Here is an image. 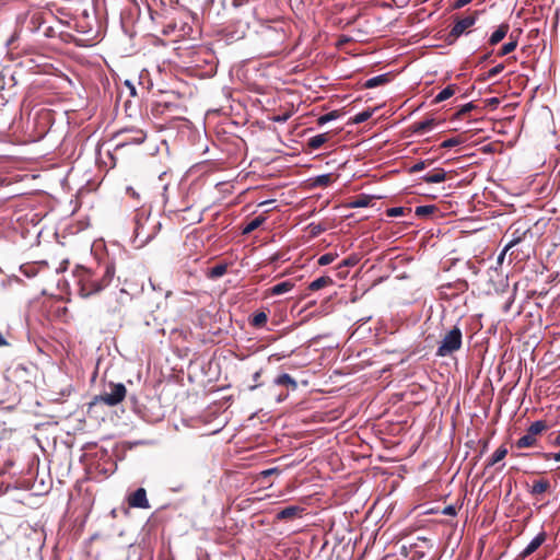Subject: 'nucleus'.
Wrapping results in <instances>:
<instances>
[{
	"mask_svg": "<svg viewBox=\"0 0 560 560\" xmlns=\"http://www.w3.org/2000/svg\"><path fill=\"white\" fill-rule=\"evenodd\" d=\"M115 267L112 262L98 264L95 269L81 268L78 272L80 294L91 296L105 289L113 280Z\"/></svg>",
	"mask_w": 560,
	"mask_h": 560,
	"instance_id": "1",
	"label": "nucleus"
},
{
	"mask_svg": "<svg viewBox=\"0 0 560 560\" xmlns=\"http://www.w3.org/2000/svg\"><path fill=\"white\" fill-rule=\"evenodd\" d=\"M148 221L149 213L145 210H138L133 218V243L136 247H143L155 235V229L158 224H153L152 226L147 228Z\"/></svg>",
	"mask_w": 560,
	"mask_h": 560,
	"instance_id": "2",
	"label": "nucleus"
},
{
	"mask_svg": "<svg viewBox=\"0 0 560 560\" xmlns=\"http://www.w3.org/2000/svg\"><path fill=\"white\" fill-rule=\"evenodd\" d=\"M462 330L458 326H454L443 335L435 354L436 357L441 358L452 355L454 352L458 351L462 348Z\"/></svg>",
	"mask_w": 560,
	"mask_h": 560,
	"instance_id": "3",
	"label": "nucleus"
},
{
	"mask_svg": "<svg viewBox=\"0 0 560 560\" xmlns=\"http://www.w3.org/2000/svg\"><path fill=\"white\" fill-rule=\"evenodd\" d=\"M108 389L96 396L95 400L113 407L125 399L127 389L122 383H109Z\"/></svg>",
	"mask_w": 560,
	"mask_h": 560,
	"instance_id": "4",
	"label": "nucleus"
},
{
	"mask_svg": "<svg viewBox=\"0 0 560 560\" xmlns=\"http://www.w3.org/2000/svg\"><path fill=\"white\" fill-rule=\"evenodd\" d=\"M547 429V424L542 420L533 422L527 429L526 433L516 442L518 448H526L536 445L537 435Z\"/></svg>",
	"mask_w": 560,
	"mask_h": 560,
	"instance_id": "5",
	"label": "nucleus"
},
{
	"mask_svg": "<svg viewBox=\"0 0 560 560\" xmlns=\"http://www.w3.org/2000/svg\"><path fill=\"white\" fill-rule=\"evenodd\" d=\"M476 22L475 15H467L463 19H459L455 22L453 28L451 30L448 37L453 39L458 38L462 34L466 32L467 28L472 26Z\"/></svg>",
	"mask_w": 560,
	"mask_h": 560,
	"instance_id": "6",
	"label": "nucleus"
},
{
	"mask_svg": "<svg viewBox=\"0 0 560 560\" xmlns=\"http://www.w3.org/2000/svg\"><path fill=\"white\" fill-rule=\"evenodd\" d=\"M128 504L131 508L149 509L150 504L147 498V491L144 488H139L132 492L128 498Z\"/></svg>",
	"mask_w": 560,
	"mask_h": 560,
	"instance_id": "7",
	"label": "nucleus"
},
{
	"mask_svg": "<svg viewBox=\"0 0 560 560\" xmlns=\"http://www.w3.org/2000/svg\"><path fill=\"white\" fill-rule=\"evenodd\" d=\"M546 540V534L539 533L535 538L532 539V541L526 546V548L520 553V557L522 559H525L533 552H535Z\"/></svg>",
	"mask_w": 560,
	"mask_h": 560,
	"instance_id": "8",
	"label": "nucleus"
},
{
	"mask_svg": "<svg viewBox=\"0 0 560 560\" xmlns=\"http://www.w3.org/2000/svg\"><path fill=\"white\" fill-rule=\"evenodd\" d=\"M436 126V121L433 118H429L421 121H416L412 124L411 129L413 133L417 135H425L431 131Z\"/></svg>",
	"mask_w": 560,
	"mask_h": 560,
	"instance_id": "9",
	"label": "nucleus"
},
{
	"mask_svg": "<svg viewBox=\"0 0 560 560\" xmlns=\"http://www.w3.org/2000/svg\"><path fill=\"white\" fill-rule=\"evenodd\" d=\"M303 512V509L298 505H289L282 509L277 514L278 520H293L296 516H300Z\"/></svg>",
	"mask_w": 560,
	"mask_h": 560,
	"instance_id": "10",
	"label": "nucleus"
},
{
	"mask_svg": "<svg viewBox=\"0 0 560 560\" xmlns=\"http://www.w3.org/2000/svg\"><path fill=\"white\" fill-rule=\"evenodd\" d=\"M446 179V172L443 168H436L422 176V180L429 184L442 183Z\"/></svg>",
	"mask_w": 560,
	"mask_h": 560,
	"instance_id": "11",
	"label": "nucleus"
},
{
	"mask_svg": "<svg viewBox=\"0 0 560 560\" xmlns=\"http://www.w3.org/2000/svg\"><path fill=\"white\" fill-rule=\"evenodd\" d=\"M273 384L278 386H287L292 390L298 388L296 381L288 373H283L273 380Z\"/></svg>",
	"mask_w": 560,
	"mask_h": 560,
	"instance_id": "12",
	"label": "nucleus"
},
{
	"mask_svg": "<svg viewBox=\"0 0 560 560\" xmlns=\"http://www.w3.org/2000/svg\"><path fill=\"white\" fill-rule=\"evenodd\" d=\"M510 30L509 24H501L490 36L489 44L490 45H497L499 44L508 34Z\"/></svg>",
	"mask_w": 560,
	"mask_h": 560,
	"instance_id": "13",
	"label": "nucleus"
},
{
	"mask_svg": "<svg viewBox=\"0 0 560 560\" xmlns=\"http://www.w3.org/2000/svg\"><path fill=\"white\" fill-rule=\"evenodd\" d=\"M334 283L332 279L328 276H322L317 279H315L314 281H312L310 284H308V289L311 291H318L325 287H328V285H331Z\"/></svg>",
	"mask_w": 560,
	"mask_h": 560,
	"instance_id": "14",
	"label": "nucleus"
},
{
	"mask_svg": "<svg viewBox=\"0 0 560 560\" xmlns=\"http://www.w3.org/2000/svg\"><path fill=\"white\" fill-rule=\"evenodd\" d=\"M456 89L457 88L454 84L447 85L434 97L433 103L438 104L448 100L451 96L455 94Z\"/></svg>",
	"mask_w": 560,
	"mask_h": 560,
	"instance_id": "15",
	"label": "nucleus"
},
{
	"mask_svg": "<svg viewBox=\"0 0 560 560\" xmlns=\"http://www.w3.org/2000/svg\"><path fill=\"white\" fill-rule=\"evenodd\" d=\"M389 81L388 74H380L365 81L364 86L366 89H374L380 85H384Z\"/></svg>",
	"mask_w": 560,
	"mask_h": 560,
	"instance_id": "16",
	"label": "nucleus"
},
{
	"mask_svg": "<svg viewBox=\"0 0 560 560\" xmlns=\"http://www.w3.org/2000/svg\"><path fill=\"white\" fill-rule=\"evenodd\" d=\"M549 488L550 482L547 479H540L534 482L529 492L532 495H539L546 492Z\"/></svg>",
	"mask_w": 560,
	"mask_h": 560,
	"instance_id": "17",
	"label": "nucleus"
},
{
	"mask_svg": "<svg viewBox=\"0 0 560 560\" xmlns=\"http://www.w3.org/2000/svg\"><path fill=\"white\" fill-rule=\"evenodd\" d=\"M228 265L225 264H218L210 268L207 272L208 278L210 279H218L226 273Z\"/></svg>",
	"mask_w": 560,
	"mask_h": 560,
	"instance_id": "18",
	"label": "nucleus"
},
{
	"mask_svg": "<svg viewBox=\"0 0 560 560\" xmlns=\"http://www.w3.org/2000/svg\"><path fill=\"white\" fill-rule=\"evenodd\" d=\"M328 140L327 133L316 135L308 139L307 145L312 150L319 149Z\"/></svg>",
	"mask_w": 560,
	"mask_h": 560,
	"instance_id": "19",
	"label": "nucleus"
},
{
	"mask_svg": "<svg viewBox=\"0 0 560 560\" xmlns=\"http://www.w3.org/2000/svg\"><path fill=\"white\" fill-rule=\"evenodd\" d=\"M266 221V218L262 217V215H259V217H256L255 219H253L250 222H248L244 229H243V234H249L252 232H254L255 230H257L264 222Z\"/></svg>",
	"mask_w": 560,
	"mask_h": 560,
	"instance_id": "20",
	"label": "nucleus"
},
{
	"mask_svg": "<svg viewBox=\"0 0 560 560\" xmlns=\"http://www.w3.org/2000/svg\"><path fill=\"white\" fill-rule=\"evenodd\" d=\"M293 285L294 284L291 281H283V282L277 283L276 285H273L271 288V293L273 295H281L283 293L291 291Z\"/></svg>",
	"mask_w": 560,
	"mask_h": 560,
	"instance_id": "21",
	"label": "nucleus"
},
{
	"mask_svg": "<svg viewBox=\"0 0 560 560\" xmlns=\"http://www.w3.org/2000/svg\"><path fill=\"white\" fill-rule=\"evenodd\" d=\"M508 454V450L504 446H500L489 458L488 466H493L501 462Z\"/></svg>",
	"mask_w": 560,
	"mask_h": 560,
	"instance_id": "22",
	"label": "nucleus"
},
{
	"mask_svg": "<svg viewBox=\"0 0 560 560\" xmlns=\"http://www.w3.org/2000/svg\"><path fill=\"white\" fill-rule=\"evenodd\" d=\"M517 46V40L512 39V36H510V42L505 43L500 50L498 51V55L500 57L506 56L510 52L514 51Z\"/></svg>",
	"mask_w": 560,
	"mask_h": 560,
	"instance_id": "23",
	"label": "nucleus"
},
{
	"mask_svg": "<svg viewBox=\"0 0 560 560\" xmlns=\"http://www.w3.org/2000/svg\"><path fill=\"white\" fill-rule=\"evenodd\" d=\"M267 314L265 312H258L254 314V316L250 319V325L259 328L262 327L267 323Z\"/></svg>",
	"mask_w": 560,
	"mask_h": 560,
	"instance_id": "24",
	"label": "nucleus"
},
{
	"mask_svg": "<svg viewBox=\"0 0 560 560\" xmlns=\"http://www.w3.org/2000/svg\"><path fill=\"white\" fill-rule=\"evenodd\" d=\"M371 201H372V197L365 196V195H361V196H358L351 202V207H353V208H364V207L370 206Z\"/></svg>",
	"mask_w": 560,
	"mask_h": 560,
	"instance_id": "25",
	"label": "nucleus"
},
{
	"mask_svg": "<svg viewBox=\"0 0 560 560\" xmlns=\"http://www.w3.org/2000/svg\"><path fill=\"white\" fill-rule=\"evenodd\" d=\"M340 116L338 110H331L325 115H322L318 117L317 122L318 125L323 126L331 120L337 119Z\"/></svg>",
	"mask_w": 560,
	"mask_h": 560,
	"instance_id": "26",
	"label": "nucleus"
},
{
	"mask_svg": "<svg viewBox=\"0 0 560 560\" xmlns=\"http://www.w3.org/2000/svg\"><path fill=\"white\" fill-rule=\"evenodd\" d=\"M373 114V110H363L361 113H358L353 118H352V122L353 124H362L366 120H369L371 118Z\"/></svg>",
	"mask_w": 560,
	"mask_h": 560,
	"instance_id": "27",
	"label": "nucleus"
},
{
	"mask_svg": "<svg viewBox=\"0 0 560 560\" xmlns=\"http://www.w3.org/2000/svg\"><path fill=\"white\" fill-rule=\"evenodd\" d=\"M435 207L434 206H418L416 207L415 213L418 217H427L434 212Z\"/></svg>",
	"mask_w": 560,
	"mask_h": 560,
	"instance_id": "28",
	"label": "nucleus"
},
{
	"mask_svg": "<svg viewBox=\"0 0 560 560\" xmlns=\"http://www.w3.org/2000/svg\"><path fill=\"white\" fill-rule=\"evenodd\" d=\"M336 257H337V255L332 254V253L324 254L318 258V265L327 266V265L331 264L336 259Z\"/></svg>",
	"mask_w": 560,
	"mask_h": 560,
	"instance_id": "29",
	"label": "nucleus"
},
{
	"mask_svg": "<svg viewBox=\"0 0 560 560\" xmlns=\"http://www.w3.org/2000/svg\"><path fill=\"white\" fill-rule=\"evenodd\" d=\"M332 182L330 174H323L316 177L315 183L318 186H327Z\"/></svg>",
	"mask_w": 560,
	"mask_h": 560,
	"instance_id": "30",
	"label": "nucleus"
},
{
	"mask_svg": "<svg viewBox=\"0 0 560 560\" xmlns=\"http://www.w3.org/2000/svg\"><path fill=\"white\" fill-rule=\"evenodd\" d=\"M460 143H462V140L459 138H450V139L444 140L441 143V147L444 149H450V148L456 147Z\"/></svg>",
	"mask_w": 560,
	"mask_h": 560,
	"instance_id": "31",
	"label": "nucleus"
},
{
	"mask_svg": "<svg viewBox=\"0 0 560 560\" xmlns=\"http://www.w3.org/2000/svg\"><path fill=\"white\" fill-rule=\"evenodd\" d=\"M145 139V135L142 132V131H137V136L131 138V139H128V141L121 143L120 145H125L126 143L128 142H135V143H142Z\"/></svg>",
	"mask_w": 560,
	"mask_h": 560,
	"instance_id": "32",
	"label": "nucleus"
},
{
	"mask_svg": "<svg viewBox=\"0 0 560 560\" xmlns=\"http://www.w3.org/2000/svg\"><path fill=\"white\" fill-rule=\"evenodd\" d=\"M404 211H405V209L402 207H395V208L387 209L386 214L392 218L399 217V215L404 214Z\"/></svg>",
	"mask_w": 560,
	"mask_h": 560,
	"instance_id": "33",
	"label": "nucleus"
},
{
	"mask_svg": "<svg viewBox=\"0 0 560 560\" xmlns=\"http://www.w3.org/2000/svg\"><path fill=\"white\" fill-rule=\"evenodd\" d=\"M503 69H504L503 63L497 65L495 67H493L492 69L489 70L488 78L497 77L498 74H500L503 71Z\"/></svg>",
	"mask_w": 560,
	"mask_h": 560,
	"instance_id": "34",
	"label": "nucleus"
},
{
	"mask_svg": "<svg viewBox=\"0 0 560 560\" xmlns=\"http://www.w3.org/2000/svg\"><path fill=\"white\" fill-rule=\"evenodd\" d=\"M474 108H475V105L472 103H467L462 106V108L457 112L456 115H457V117H462V116L466 115L467 113H469Z\"/></svg>",
	"mask_w": 560,
	"mask_h": 560,
	"instance_id": "35",
	"label": "nucleus"
},
{
	"mask_svg": "<svg viewBox=\"0 0 560 560\" xmlns=\"http://www.w3.org/2000/svg\"><path fill=\"white\" fill-rule=\"evenodd\" d=\"M358 262L359 258L357 256H350L347 259H345L340 266L352 267L355 266Z\"/></svg>",
	"mask_w": 560,
	"mask_h": 560,
	"instance_id": "36",
	"label": "nucleus"
},
{
	"mask_svg": "<svg viewBox=\"0 0 560 560\" xmlns=\"http://www.w3.org/2000/svg\"><path fill=\"white\" fill-rule=\"evenodd\" d=\"M442 514L448 515V516H455L457 514V509L454 505H447L443 509Z\"/></svg>",
	"mask_w": 560,
	"mask_h": 560,
	"instance_id": "37",
	"label": "nucleus"
},
{
	"mask_svg": "<svg viewBox=\"0 0 560 560\" xmlns=\"http://www.w3.org/2000/svg\"><path fill=\"white\" fill-rule=\"evenodd\" d=\"M425 166H427L425 162L424 161H420V162L416 163L415 165H412L410 167V172L411 173H418V172L424 170Z\"/></svg>",
	"mask_w": 560,
	"mask_h": 560,
	"instance_id": "38",
	"label": "nucleus"
},
{
	"mask_svg": "<svg viewBox=\"0 0 560 560\" xmlns=\"http://www.w3.org/2000/svg\"><path fill=\"white\" fill-rule=\"evenodd\" d=\"M275 474L276 475L280 474L279 468L273 467V468L266 469V470L261 471L260 475H261V477L267 478V477H269L271 475H275Z\"/></svg>",
	"mask_w": 560,
	"mask_h": 560,
	"instance_id": "39",
	"label": "nucleus"
},
{
	"mask_svg": "<svg viewBox=\"0 0 560 560\" xmlns=\"http://www.w3.org/2000/svg\"><path fill=\"white\" fill-rule=\"evenodd\" d=\"M542 456L547 460L553 458L556 462H560V451L558 453H544Z\"/></svg>",
	"mask_w": 560,
	"mask_h": 560,
	"instance_id": "40",
	"label": "nucleus"
},
{
	"mask_svg": "<svg viewBox=\"0 0 560 560\" xmlns=\"http://www.w3.org/2000/svg\"><path fill=\"white\" fill-rule=\"evenodd\" d=\"M550 443L555 446L560 445V431L550 435Z\"/></svg>",
	"mask_w": 560,
	"mask_h": 560,
	"instance_id": "41",
	"label": "nucleus"
},
{
	"mask_svg": "<svg viewBox=\"0 0 560 560\" xmlns=\"http://www.w3.org/2000/svg\"><path fill=\"white\" fill-rule=\"evenodd\" d=\"M470 2H471V0H456L454 7L456 9H459V8L467 5Z\"/></svg>",
	"mask_w": 560,
	"mask_h": 560,
	"instance_id": "42",
	"label": "nucleus"
},
{
	"mask_svg": "<svg viewBox=\"0 0 560 560\" xmlns=\"http://www.w3.org/2000/svg\"><path fill=\"white\" fill-rule=\"evenodd\" d=\"M513 245H514V242H511L510 244H508V245L504 247L503 252H502V253L500 254V256H499V261H501V260L504 258L505 253H506V252H508V250H509Z\"/></svg>",
	"mask_w": 560,
	"mask_h": 560,
	"instance_id": "43",
	"label": "nucleus"
},
{
	"mask_svg": "<svg viewBox=\"0 0 560 560\" xmlns=\"http://www.w3.org/2000/svg\"><path fill=\"white\" fill-rule=\"evenodd\" d=\"M127 192L135 199H139V194L131 187L127 188Z\"/></svg>",
	"mask_w": 560,
	"mask_h": 560,
	"instance_id": "44",
	"label": "nucleus"
},
{
	"mask_svg": "<svg viewBox=\"0 0 560 560\" xmlns=\"http://www.w3.org/2000/svg\"><path fill=\"white\" fill-rule=\"evenodd\" d=\"M9 346V342L7 341L5 337L0 332V347Z\"/></svg>",
	"mask_w": 560,
	"mask_h": 560,
	"instance_id": "45",
	"label": "nucleus"
},
{
	"mask_svg": "<svg viewBox=\"0 0 560 560\" xmlns=\"http://www.w3.org/2000/svg\"><path fill=\"white\" fill-rule=\"evenodd\" d=\"M287 397H288V394H280V395H278L276 400H277V402H282L284 399H287Z\"/></svg>",
	"mask_w": 560,
	"mask_h": 560,
	"instance_id": "46",
	"label": "nucleus"
},
{
	"mask_svg": "<svg viewBox=\"0 0 560 560\" xmlns=\"http://www.w3.org/2000/svg\"><path fill=\"white\" fill-rule=\"evenodd\" d=\"M260 375H261V371L255 372L254 375H253L254 382H257L259 380Z\"/></svg>",
	"mask_w": 560,
	"mask_h": 560,
	"instance_id": "47",
	"label": "nucleus"
},
{
	"mask_svg": "<svg viewBox=\"0 0 560 560\" xmlns=\"http://www.w3.org/2000/svg\"><path fill=\"white\" fill-rule=\"evenodd\" d=\"M272 202H273V200H265V201L260 202L259 206L260 207H262V206L269 207V205Z\"/></svg>",
	"mask_w": 560,
	"mask_h": 560,
	"instance_id": "48",
	"label": "nucleus"
},
{
	"mask_svg": "<svg viewBox=\"0 0 560 560\" xmlns=\"http://www.w3.org/2000/svg\"><path fill=\"white\" fill-rule=\"evenodd\" d=\"M272 202H273V200H265V201L260 202L259 206L260 207H262V206L269 207V205Z\"/></svg>",
	"mask_w": 560,
	"mask_h": 560,
	"instance_id": "49",
	"label": "nucleus"
},
{
	"mask_svg": "<svg viewBox=\"0 0 560 560\" xmlns=\"http://www.w3.org/2000/svg\"><path fill=\"white\" fill-rule=\"evenodd\" d=\"M490 57V54H486L483 55L481 58H480V62H483L486 60H488V58Z\"/></svg>",
	"mask_w": 560,
	"mask_h": 560,
	"instance_id": "50",
	"label": "nucleus"
},
{
	"mask_svg": "<svg viewBox=\"0 0 560 560\" xmlns=\"http://www.w3.org/2000/svg\"><path fill=\"white\" fill-rule=\"evenodd\" d=\"M258 386H259V384H254V385H250L248 388H249V390H254V389H256Z\"/></svg>",
	"mask_w": 560,
	"mask_h": 560,
	"instance_id": "51",
	"label": "nucleus"
},
{
	"mask_svg": "<svg viewBox=\"0 0 560 560\" xmlns=\"http://www.w3.org/2000/svg\"><path fill=\"white\" fill-rule=\"evenodd\" d=\"M135 93H136V92H135V88H133V86H131V94H132V95H135Z\"/></svg>",
	"mask_w": 560,
	"mask_h": 560,
	"instance_id": "52",
	"label": "nucleus"
}]
</instances>
